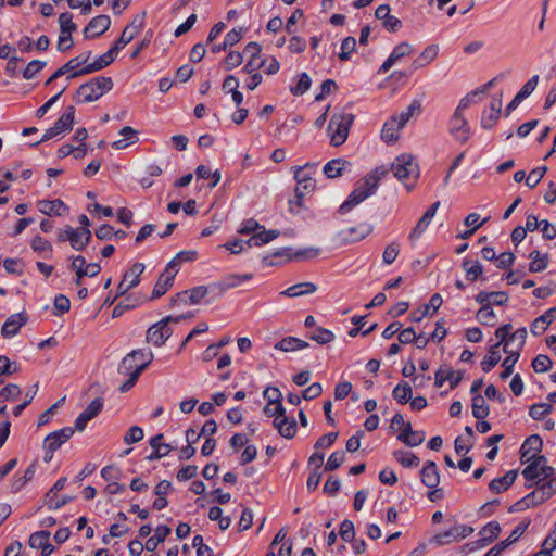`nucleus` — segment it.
Instances as JSON below:
<instances>
[{
  "label": "nucleus",
  "instance_id": "f257e3e1",
  "mask_svg": "<svg viewBox=\"0 0 556 556\" xmlns=\"http://www.w3.org/2000/svg\"><path fill=\"white\" fill-rule=\"evenodd\" d=\"M389 170L390 168L386 166H379L369 173L362 181L358 182L357 187L349 198L340 205L339 212L342 214L346 213L369 195L374 194L379 181L388 175Z\"/></svg>",
  "mask_w": 556,
  "mask_h": 556
},
{
  "label": "nucleus",
  "instance_id": "f03ea898",
  "mask_svg": "<svg viewBox=\"0 0 556 556\" xmlns=\"http://www.w3.org/2000/svg\"><path fill=\"white\" fill-rule=\"evenodd\" d=\"M483 92V90H477L464 97L448 121V131L451 136L460 143L467 142L471 136L470 126L464 116V111L471 104L477 103L480 94Z\"/></svg>",
  "mask_w": 556,
  "mask_h": 556
},
{
  "label": "nucleus",
  "instance_id": "7ed1b4c3",
  "mask_svg": "<svg viewBox=\"0 0 556 556\" xmlns=\"http://www.w3.org/2000/svg\"><path fill=\"white\" fill-rule=\"evenodd\" d=\"M113 88L111 77L98 76L79 86L76 91L75 101L77 103H89L97 101L104 93Z\"/></svg>",
  "mask_w": 556,
  "mask_h": 556
},
{
  "label": "nucleus",
  "instance_id": "20e7f679",
  "mask_svg": "<svg viewBox=\"0 0 556 556\" xmlns=\"http://www.w3.org/2000/svg\"><path fill=\"white\" fill-rule=\"evenodd\" d=\"M554 483L555 480H548L542 484H536V489L517 501L509 508L510 513H518L534 507L539 504L544 503L548 500L554 493Z\"/></svg>",
  "mask_w": 556,
  "mask_h": 556
},
{
  "label": "nucleus",
  "instance_id": "39448f33",
  "mask_svg": "<svg viewBox=\"0 0 556 556\" xmlns=\"http://www.w3.org/2000/svg\"><path fill=\"white\" fill-rule=\"evenodd\" d=\"M353 122L354 115L352 113L332 115L327 128L332 146L339 147L346 141Z\"/></svg>",
  "mask_w": 556,
  "mask_h": 556
},
{
  "label": "nucleus",
  "instance_id": "423d86ee",
  "mask_svg": "<svg viewBox=\"0 0 556 556\" xmlns=\"http://www.w3.org/2000/svg\"><path fill=\"white\" fill-rule=\"evenodd\" d=\"M391 169L394 176L407 186L419 176V166L410 154L399 155L392 163Z\"/></svg>",
  "mask_w": 556,
  "mask_h": 556
},
{
  "label": "nucleus",
  "instance_id": "0eeeda50",
  "mask_svg": "<svg viewBox=\"0 0 556 556\" xmlns=\"http://www.w3.org/2000/svg\"><path fill=\"white\" fill-rule=\"evenodd\" d=\"M529 465L522 470V476L527 481H536L535 484H542L555 473L552 466L547 465L546 457L539 455L538 458L528 462Z\"/></svg>",
  "mask_w": 556,
  "mask_h": 556
},
{
  "label": "nucleus",
  "instance_id": "6e6552de",
  "mask_svg": "<svg viewBox=\"0 0 556 556\" xmlns=\"http://www.w3.org/2000/svg\"><path fill=\"white\" fill-rule=\"evenodd\" d=\"M182 318L184 316H168L154 324L147 331V341L154 344L155 346L163 345L173 333L172 329L168 327V323H178Z\"/></svg>",
  "mask_w": 556,
  "mask_h": 556
},
{
  "label": "nucleus",
  "instance_id": "1a4fd4ad",
  "mask_svg": "<svg viewBox=\"0 0 556 556\" xmlns=\"http://www.w3.org/2000/svg\"><path fill=\"white\" fill-rule=\"evenodd\" d=\"M313 166L306 164L305 166L296 167L294 172V179L296 180L295 193L298 198H304L305 194L311 193L315 189V180L311 177L309 169Z\"/></svg>",
  "mask_w": 556,
  "mask_h": 556
},
{
  "label": "nucleus",
  "instance_id": "9d476101",
  "mask_svg": "<svg viewBox=\"0 0 556 556\" xmlns=\"http://www.w3.org/2000/svg\"><path fill=\"white\" fill-rule=\"evenodd\" d=\"M117 51L114 48H110L104 54L100 55L94 62L84 65L79 71L73 72L70 78H75L81 75L91 74L109 66L116 58Z\"/></svg>",
  "mask_w": 556,
  "mask_h": 556
},
{
  "label": "nucleus",
  "instance_id": "9b49d317",
  "mask_svg": "<svg viewBox=\"0 0 556 556\" xmlns=\"http://www.w3.org/2000/svg\"><path fill=\"white\" fill-rule=\"evenodd\" d=\"M372 231V226L367 223L342 229L337 233L338 239L343 244H352L365 239Z\"/></svg>",
  "mask_w": 556,
  "mask_h": 556
},
{
  "label": "nucleus",
  "instance_id": "f8f14e48",
  "mask_svg": "<svg viewBox=\"0 0 556 556\" xmlns=\"http://www.w3.org/2000/svg\"><path fill=\"white\" fill-rule=\"evenodd\" d=\"M252 278H253L252 274H243V275L231 274V275L224 277L222 280L210 285V288H211L212 292H216L217 295H220L225 291H227L229 289L237 288L242 282L249 281Z\"/></svg>",
  "mask_w": 556,
  "mask_h": 556
},
{
  "label": "nucleus",
  "instance_id": "ddd939ff",
  "mask_svg": "<svg viewBox=\"0 0 556 556\" xmlns=\"http://www.w3.org/2000/svg\"><path fill=\"white\" fill-rule=\"evenodd\" d=\"M320 248L307 247L293 251L291 248H285L277 251L275 256H285L289 261L302 262L317 257L320 254Z\"/></svg>",
  "mask_w": 556,
  "mask_h": 556
},
{
  "label": "nucleus",
  "instance_id": "4468645a",
  "mask_svg": "<svg viewBox=\"0 0 556 556\" xmlns=\"http://www.w3.org/2000/svg\"><path fill=\"white\" fill-rule=\"evenodd\" d=\"M74 434L72 427H65L54 432L49 433L43 442L45 450L58 451L65 442H67Z\"/></svg>",
  "mask_w": 556,
  "mask_h": 556
},
{
  "label": "nucleus",
  "instance_id": "2eb2a0df",
  "mask_svg": "<svg viewBox=\"0 0 556 556\" xmlns=\"http://www.w3.org/2000/svg\"><path fill=\"white\" fill-rule=\"evenodd\" d=\"M542 439L538 434L530 435L526 439L520 448V459L522 463H528L538 458V453L542 450Z\"/></svg>",
  "mask_w": 556,
  "mask_h": 556
},
{
  "label": "nucleus",
  "instance_id": "dca6fc26",
  "mask_svg": "<svg viewBox=\"0 0 556 556\" xmlns=\"http://www.w3.org/2000/svg\"><path fill=\"white\" fill-rule=\"evenodd\" d=\"M501 110H502V96L493 97L490 102L489 109L482 113L481 121H480L481 127L484 129H491L495 125L496 121L498 119Z\"/></svg>",
  "mask_w": 556,
  "mask_h": 556
},
{
  "label": "nucleus",
  "instance_id": "f3484780",
  "mask_svg": "<svg viewBox=\"0 0 556 556\" xmlns=\"http://www.w3.org/2000/svg\"><path fill=\"white\" fill-rule=\"evenodd\" d=\"M435 386L441 388L445 381L450 382V388H456L463 379V372L459 370H453L448 366H441L435 371Z\"/></svg>",
  "mask_w": 556,
  "mask_h": 556
},
{
  "label": "nucleus",
  "instance_id": "a211bd4d",
  "mask_svg": "<svg viewBox=\"0 0 556 556\" xmlns=\"http://www.w3.org/2000/svg\"><path fill=\"white\" fill-rule=\"evenodd\" d=\"M414 51L413 47L404 41L394 47L389 58L382 63L379 68L380 74L387 73L397 61L402 58L409 55Z\"/></svg>",
  "mask_w": 556,
  "mask_h": 556
},
{
  "label": "nucleus",
  "instance_id": "6ab92c4d",
  "mask_svg": "<svg viewBox=\"0 0 556 556\" xmlns=\"http://www.w3.org/2000/svg\"><path fill=\"white\" fill-rule=\"evenodd\" d=\"M111 20L108 15H98L93 17L84 29L86 38H94L109 29Z\"/></svg>",
  "mask_w": 556,
  "mask_h": 556
},
{
  "label": "nucleus",
  "instance_id": "aec40b11",
  "mask_svg": "<svg viewBox=\"0 0 556 556\" xmlns=\"http://www.w3.org/2000/svg\"><path fill=\"white\" fill-rule=\"evenodd\" d=\"M28 317L24 313L11 315L1 328L3 337L11 338L18 333L20 329L27 323Z\"/></svg>",
  "mask_w": 556,
  "mask_h": 556
},
{
  "label": "nucleus",
  "instance_id": "412c9836",
  "mask_svg": "<svg viewBox=\"0 0 556 556\" xmlns=\"http://www.w3.org/2000/svg\"><path fill=\"white\" fill-rule=\"evenodd\" d=\"M390 7L388 4H381L376 9L375 15L378 20L382 21L383 27L389 31H396L402 26V22L390 14Z\"/></svg>",
  "mask_w": 556,
  "mask_h": 556
},
{
  "label": "nucleus",
  "instance_id": "4be33fe9",
  "mask_svg": "<svg viewBox=\"0 0 556 556\" xmlns=\"http://www.w3.org/2000/svg\"><path fill=\"white\" fill-rule=\"evenodd\" d=\"M405 125H400V119L396 115L390 117L382 127L381 139L387 143H394L399 139V132Z\"/></svg>",
  "mask_w": 556,
  "mask_h": 556
},
{
  "label": "nucleus",
  "instance_id": "5701e85b",
  "mask_svg": "<svg viewBox=\"0 0 556 556\" xmlns=\"http://www.w3.org/2000/svg\"><path fill=\"white\" fill-rule=\"evenodd\" d=\"M274 427L277 429L279 434L286 439H292L296 433V422L294 419H289L286 415H279L274 418Z\"/></svg>",
  "mask_w": 556,
  "mask_h": 556
},
{
  "label": "nucleus",
  "instance_id": "b1692460",
  "mask_svg": "<svg viewBox=\"0 0 556 556\" xmlns=\"http://www.w3.org/2000/svg\"><path fill=\"white\" fill-rule=\"evenodd\" d=\"M211 291L210 286H199L177 294V299L186 304H199Z\"/></svg>",
  "mask_w": 556,
  "mask_h": 556
},
{
  "label": "nucleus",
  "instance_id": "393cba45",
  "mask_svg": "<svg viewBox=\"0 0 556 556\" xmlns=\"http://www.w3.org/2000/svg\"><path fill=\"white\" fill-rule=\"evenodd\" d=\"M90 58H91V51H85V52L80 53L79 55L71 59L67 63H65L63 66L58 68L54 72V77H61L72 71H74V72L79 71L80 70L79 67L84 64L86 65L87 62L90 60Z\"/></svg>",
  "mask_w": 556,
  "mask_h": 556
},
{
  "label": "nucleus",
  "instance_id": "a878e982",
  "mask_svg": "<svg viewBox=\"0 0 556 556\" xmlns=\"http://www.w3.org/2000/svg\"><path fill=\"white\" fill-rule=\"evenodd\" d=\"M421 482L428 488H435L440 482V475L434 462L428 460L420 471Z\"/></svg>",
  "mask_w": 556,
  "mask_h": 556
},
{
  "label": "nucleus",
  "instance_id": "bb28decb",
  "mask_svg": "<svg viewBox=\"0 0 556 556\" xmlns=\"http://www.w3.org/2000/svg\"><path fill=\"white\" fill-rule=\"evenodd\" d=\"M37 207L39 212H41L45 215H63L67 207L64 204V202L60 199L55 200H40L37 202Z\"/></svg>",
  "mask_w": 556,
  "mask_h": 556
},
{
  "label": "nucleus",
  "instance_id": "cd10ccee",
  "mask_svg": "<svg viewBox=\"0 0 556 556\" xmlns=\"http://www.w3.org/2000/svg\"><path fill=\"white\" fill-rule=\"evenodd\" d=\"M443 300L439 293H434L430 300L429 303L426 304L421 309L414 311L410 313V320L414 323H419L425 316H427L430 313V309H432V314L435 313L440 306L442 305Z\"/></svg>",
  "mask_w": 556,
  "mask_h": 556
},
{
  "label": "nucleus",
  "instance_id": "c85d7f7f",
  "mask_svg": "<svg viewBox=\"0 0 556 556\" xmlns=\"http://www.w3.org/2000/svg\"><path fill=\"white\" fill-rule=\"evenodd\" d=\"M555 316H556V307H552L548 311H546L543 315L535 318L530 327L532 334L533 336L542 334L546 330L547 326L554 321Z\"/></svg>",
  "mask_w": 556,
  "mask_h": 556
},
{
  "label": "nucleus",
  "instance_id": "c756f323",
  "mask_svg": "<svg viewBox=\"0 0 556 556\" xmlns=\"http://www.w3.org/2000/svg\"><path fill=\"white\" fill-rule=\"evenodd\" d=\"M91 239V231L89 229H71L68 241L73 249L77 251L84 250Z\"/></svg>",
  "mask_w": 556,
  "mask_h": 556
},
{
  "label": "nucleus",
  "instance_id": "7c9ffc66",
  "mask_svg": "<svg viewBox=\"0 0 556 556\" xmlns=\"http://www.w3.org/2000/svg\"><path fill=\"white\" fill-rule=\"evenodd\" d=\"M517 476V470H509L503 477L493 479L490 482L489 488L495 494L502 493L515 482Z\"/></svg>",
  "mask_w": 556,
  "mask_h": 556
},
{
  "label": "nucleus",
  "instance_id": "2f4dec72",
  "mask_svg": "<svg viewBox=\"0 0 556 556\" xmlns=\"http://www.w3.org/2000/svg\"><path fill=\"white\" fill-rule=\"evenodd\" d=\"M503 350L508 354V356L502 363L504 371L500 374V378L504 380L513 374L514 366L519 359L520 353L518 350L508 349V342H506L505 346H503Z\"/></svg>",
  "mask_w": 556,
  "mask_h": 556
},
{
  "label": "nucleus",
  "instance_id": "473e14b6",
  "mask_svg": "<svg viewBox=\"0 0 556 556\" xmlns=\"http://www.w3.org/2000/svg\"><path fill=\"white\" fill-rule=\"evenodd\" d=\"M317 290V286L313 282H301L293 285L280 292V295L296 298L301 295L312 294Z\"/></svg>",
  "mask_w": 556,
  "mask_h": 556
},
{
  "label": "nucleus",
  "instance_id": "72a5a7b5",
  "mask_svg": "<svg viewBox=\"0 0 556 556\" xmlns=\"http://www.w3.org/2000/svg\"><path fill=\"white\" fill-rule=\"evenodd\" d=\"M309 344L308 342L301 340L295 337H287L280 340L275 344L276 350H280L283 352H294L298 350H303L307 348Z\"/></svg>",
  "mask_w": 556,
  "mask_h": 556
},
{
  "label": "nucleus",
  "instance_id": "f704fd0d",
  "mask_svg": "<svg viewBox=\"0 0 556 556\" xmlns=\"http://www.w3.org/2000/svg\"><path fill=\"white\" fill-rule=\"evenodd\" d=\"M119 135L123 139L116 140L112 143V147L116 150L126 149L128 146L134 144L137 139V131L130 127L125 126L119 130Z\"/></svg>",
  "mask_w": 556,
  "mask_h": 556
},
{
  "label": "nucleus",
  "instance_id": "c9c22d12",
  "mask_svg": "<svg viewBox=\"0 0 556 556\" xmlns=\"http://www.w3.org/2000/svg\"><path fill=\"white\" fill-rule=\"evenodd\" d=\"M500 343L493 344L488 354L481 362V368L484 372L491 371L501 361Z\"/></svg>",
  "mask_w": 556,
  "mask_h": 556
},
{
  "label": "nucleus",
  "instance_id": "e433bc0d",
  "mask_svg": "<svg viewBox=\"0 0 556 556\" xmlns=\"http://www.w3.org/2000/svg\"><path fill=\"white\" fill-rule=\"evenodd\" d=\"M439 53V47L437 45L428 46L424 49L421 54L413 62L416 68H421L433 62Z\"/></svg>",
  "mask_w": 556,
  "mask_h": 556
},
{
  "label": "nucleus",
  "instance_id": "4c0bfd02",
  "mask_svg": "<svg viewBox=\"0 0 556 556\" xmlns=\"http://www.w3.org/2000/svg\"><path fill=\"white\" fill-rule=\"evenodd\" d=\"M30 247L36 253H38L39 256L43 258L52 257L53 248L51 243L40 236H36L33 238Z\"/></svg>",
  "mask_w": 556,
  "mask_h": 556
},
{
  "label": "nucleus",
  "instance_id": "58836bf2",
  "mask_svg": "<svg viewBox=\"0 0 556 556\" xmlns=\"http://www.w3.org/2000/svg\"><path fill=\"white\" fill-rule=\"evenodd\" d=\"M75 117V108L70 105L65 109L64 113L59 117V119L54 123V127L60 134L71 130Z\"/></svg>",
  "mask_w": 556,
  "mask_h": 556
},
{
  "label": "nucleus",
  "instance_id": "ea45409f",
  "mask_svg": "<svg viewBox=\"0 0 556 556\" xmlns=\"http://www.w3.org/2000/svg\"><path fill=\"white\" fill-rule=\"evenodd\" d=\"M174 278L169 273L163 271L152 291V299H157L164 295L167 290L172 287Z\"/></svg>",
  "mask_w": 556,
  "mask_h": 556
},
{
  "label": "nucleus",
  "instance_id": "a19ab883",
  "mask_svg": "<svg viewBox=\"0 0 556 556\" xmlns=\"http://www.w3.org/2000/svg\"><path fill=\"white\" fill-rule=\"evenodd\" d=\"M501 532V526L497 521L488 522L480 531V541L485 546L493 542Z\"/></svg>",
  "mask_w": 556,
  "mask_h": 556
},
{
  "label": "nucleus",
  "instance_id": "79ce46f5",
  "mask_svg": "<svg viewBox=\"0 0 556 556\" xmlns=\"http://www.w3.org/2000/svg\"><path fill=\"white\" fill-rule=\"evenodd\" d=\"M170 533V528L167 527V526H159L156 529H155V533L153 536L149 538L147 541H146V544H144V547L148 549V551H154L156 549L157 545L160 543H162L166 536Z\"/></svg>",
  "mask_w": 556,
  "mask_h": 556
},
{
  "label": "nucleus",
  "instance_id": "37998d69",
  "mask_svg": "<svg viewBox=\"0 0 556 556\" xmlns=\"http://www.w3.org/2000/svg\"><path fill=\"white\" fill-rule=\"evenodd\" d=\"M144 264L135 263L123 276V279L131 289L139 285L140 276L144 271Z\"/></svg>",
  "mask_w": 556,
  "mask_h": 556
},
{
  "label": "nucleus",
  "instance_id": "c03bdc74",
  "mask_svg": "<svg viewBox=\"0 0 556 556\" xmlns=\"http://www.w3.org/2000/svg\"><path fill=\"white\" fill-rule=\"evenodd\" d=\"M529 258L531 260L529 264V270L531 273H540L544 270L548 265V256L542 255L539 251H532L529 255Z\"/></svg>",
  "mask_w": 556,
  "mask_h": 556
},
{
  "label": "nucleus",
  "instance_id": "a18cd8bd",
  "mask_svg": "<svg viewBox=\"0 0 556 556\" xmlns=\"http://www.w3.org/2000/svg\"><path fill=\"white\" fill-rule=\"evenodd\" d=\"M471 408L472 415L477 419H484L490 413L489 406L484 397L480 394H477L472 397Z\"/></svg>",
  "mask_w": 556,
  "mask_h": 556
},
{
  "label": "nucleus",
  "instance_id": "49530a36",
  "mask_svg": "<svg viewBox=\"0 0 556 556\" xmlns=\"http://www.w3.org/2000/svg\"><path fill=\"white\" fill-rule=\"evenodd\" d=\"M348 164L349 163L342 159L331 160L324 166V173L328 178L339 177L342 174L344 166Z\"/></svg>",
  "mask_w": 556,
  "mask_h": 556
},
{
  "label": "nucleus",
  "instance_id": "de8ad7c7",
  "mask_svg": "<svg viewBox=\"0 0 556 556\" xmlns=\"http://www.w3.org/2000/svg\"><path fill=\"white\" fill-rule=\"evenodd\" d=\"M412 394H413L412 388H410V386L406 381H403V382L399 383L393 389V392H392L393 397L400 404L407 403L412 399Z\"/></svg>",
  "mask_w": 556,
  "mask_h": 556
},
{
  "label": "nucleus",
  "instance_id": "09e8293b",
  "mask_svg": "<svg viewBox=\"0 0 556 556\" xmlns=\"http://www.w3.org/2000/svg\"><path fill=\"white\" fill-rule=\"evenodd\" d=\"M136 361L139 363L138 367L135 370L142 372L146 367L152 363L153 353L151 350H134L130 352Z\"/></svg>",
  "mask_w": 556,
  "mask_h": 556
},
{
  "label": "nucleus",
  "instance_id": "8fccbe9b",
  "mask_svg": "<svg viewBox=\"0 0 556 556\" xmlns=\"http://www.w3.org/2000/svg\"><path fill=\"white\" fill-rule=\"evenodd\" d=\"M426 434L424 431L413 430L410 433H400L397 439L408 446H418L425 441Z\"/></svg>",
  "mask_w": 556,
  "mask_h": 556
},
{
  "label": "nucleus",
  "instance_id": "3c124183",
  "mask_svg": "<svg viewBox=\"0 0 556 556\" xmlns=\"http://www.w3.org/2000/svg\"><path fill=\"white\" fill-rule=\"evenodd\" d=\"M11 422L7 413V406L0 408V447L5 443L10 434Z\"/></svg>",
  "mask_w": 556,
  "mask_h": 556
},
{
  "label": "nucleus",
  "instance_id": "603ef678",
  "mask_svg": "<svg viewBox=\"0 0 556 556\" xmlns=\"http://www.w3.org/2000/svg\"><path fill=\"white\" fill-rule=\"evenodd\" d=\"M396 460L404 467H417L420 459L410 452L397 451L394 453Z\"/></svg>",
  "mask_w": 556,
  "mask_h": 556
},
{
  "label": "nucleus",
  "instance_id": "864d4df0",
  "mask_svg": "<svg viewBox=\"0 0 556 556\" xmlns=\"http://www.w3.org/2000/svg\"><path fill=\"white\" fill-rule=\"evenodd\" d=\"M463 268L469 280L475 281L483 271L482 265L478 261H464Z\"/></svg>",
  "mask_w": 556,
  "mask_h": 556
},
{
  "label": "nucleus",
  "instance_id": "5fc2aeb1",
  "mask_svg": "<svg viewBox=\"0 0 556 556\" xmlns=\"http://www.w3.org/2000/svg\"><path fill=\"white\" fill-rule=\"evenodd\" d=\"M309 339L318 344H327L334 340V333L326 328L318 327L309 334Z\"/></svg>",
  "mask_w": 556,
  "mask_h": 556
},
{
  "label": "nucleus",
  "instance_id": "6e6d98bb",
  "mask_svg": "<svg viewBox=\"0 0 556 556\" xmlns=\"http://www.w3.org/2000/svg\"><path fill=\"white\" fill-rule=\"evenodd\" d=\"M552 409H553V406L549 403H538V404H533L530 407L529 415L535 420H541L546 415H548L552 412Z\"/></svg>",
  "mask_w": 556,
  "mask_h": 556
},
{
  "label": "nucleus",
  "instance_id": "4d7b16f0",
  "mask_svg": "<svg viewBox=\"0 0 556 556\" xmlns=\"http://www.w3.org/2000/svg\"><path fill=\"white\" fill-rule=\"evenodd\" d=\"M49 539L50 532L42 530L33 533L29 536L28 543L31 548L41 549L49 542Z\"/></svg>",
  "mask_w": 556,
  "mask_h": 556
},
{
  "label": "nucleus",
  "instance_id": "13d9d810",
  "mask_svg": "<svg viewBox=\"0 0 556 556\" xmlns=\"http://www.w3.org/2000/svg\"><path fill=\"white\" fill-rule=\"evenodd\" d=\"M356 49V40L354 37H346L343 39L341 43V51L339 53V59L341 61H349L351 59L352 53Z\"/></svg>",
  "mask_w": 556,
  "mask_h": 556
},
{
  "label": "nucleus",
  "instance_id": "bf43d9fd",
  "mask_svg": "<svg viewBox=\"0 0 556 556\" xmlns=\"http://www.w3.org/2000/svg\"><path fill=\"white\" fill-rule=\"evenodd\" d=\"M21 392V388L17 384L9 383L0 390V402L16 400Z\"/></svg>",
  "mask_w": 556,
  "mask_h": 556
},
{
  "label": "nucleus",
  "instance_id": "052dcab7",
  "mask_svg": "<svg viewBox=\"0 0 556 556\" xmlns=\"http://www.w3.org/2000/svg\"><path fill=\"white\" fill-rule=\"evenodd\" d=\"M430 223H431L430 219L421 216L408 236L409 241L412 243H415L426 231V229L430 225Z\"/></svg>",
  "mask_w": 556,
  "mask_h": 556
},
{
  "label": "nucleus",
  "instance_id": "680f3d73",
  "mask_svg": "<svg viewBox=\"0 0 556 556\" xmlns=\"http://www.w3.org/2000/svg\"><path fill=\"white\" fill-rule=\"evenodd\" d=\"M47 63L40 60H34L29 62L26 68L23 71V78L29 80L33 79L41 70L45 68Z\"/></svg>",
  "mask_w": 556,
  "mask_h": 556
},
{
  "label": "nucleus",
  "instance_id": "e2e57ef3",
  "mask_svg": "<svg viewBox=\"0 0 556 556\" xmlns=\"http://www.w3.org/2000/svg\"><path fill=\"white\" fill-rule=\"evenodd\" d=\"M139 363L132 356L131 353H128L121 362L118 366V372L122 375H131V372L138 367Z\"/></svg>",
  "mask_w": 556,
  "mask_h": 556
},
{
  "label": "nucleus",
  "instance_id": "0e129e2a",
  "mask_svg": "<svg viewBox=\"0 0 556 556\" xmlns=\"http://www.w3.org/2000/svg\"><path fill=\"white\" fill-rule=\"evenodd\" d=\"M552 361L547 355L539 354L532 361V368L535 372H545L552 367Z\"/></svg>",
  "mask_w": 556,
  "mask_h": 556
},
{
  "label": "nucleus",
  "instance_id": "69168bd1",
  "mask_svg": "<svg viewBox=\"0 0 556 556\" xmlns=\"http://www.w3.org/2000/svg\"><path fill=\"white\" fill-rule=\"evenodd\" d=\"M477 318L483 325L493 326L495 320V313L492 306H481V308L477 312Z\"/></svg>",
  "mask_w": 556,
  "mask_h": 556
},
{
  "label": "nucleus",
  "instance_id": "338daca9",
  "mask_svg": "<svg viewBox=\"0 0 556 556\" xmlns=\"http://www.w3.org/2000/svg\"><path fill=\"white\" fill-rule=\"evenodd\" d=\"M59 23L61 33H74L77 29L76 24L73 22V14L70 12H64L59 16Z\"/></svg>",
  "mask_w": 556,
  "mask_h": 556
},
{
  "label": "nucleus",
  "instance_id": "774afa93",
  "mask_svg": "<svg viewBox=\"0 0 556 556\" xmlns=\"http://www.w3.org/2000/svg\"><path fill=\"white\" fill-rule=\"evenodd\" d=\"M400 252V243L391 242L388 244L382 253V261L387 265H391L397 257Z\"/></svg>",
  "mask_w": 556,
  "mask_h": 556
}]
</instances>
